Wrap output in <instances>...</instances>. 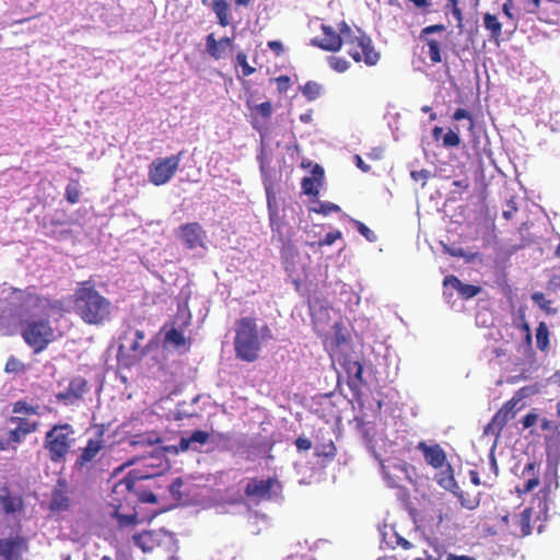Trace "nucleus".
I'll return each instance as SVG.
<instances>
[{
    "mask_svg": "<svg viewBox=\"0 0 560 560\" xmlns=\"http://www.w3.org/2000/svg\"><path fill=\"white\" fill-rule=\"evenodd\" d=\"M316 183H318L316 177H304L301 183L303 192L307 196H317L318 189Z\"/></svg>",
    "mask_w": 560,
    "mask_h": 560,
    "instance_id": "obj_42",
    "label": "nucleus"
},
{
    "mask_svg": "<svg viewBox=\"0 0 560 560\" xmlns=\"http://www.w3.org/2000/svg\"><path fill=\"white\" fill-rule=\"evenodd\" d=\"M232 38L228 36L218 40L215 39L214 34L211 33L206 37V49L213 59L219 60L232 49Z\"/></svg>",
    "mask_w": 560,
    "mask_h": 560,
    "instance_id": "obj_23",
    "label": "nucleus"
},
{
    "mask_svg": "<svg viewBox=\"0 0 560 560\" xmlns=\"http://www.w3.org/2000/svg\"><path fill=\"white\" fill-rule=\"evenodd\" d=\"M301 92L307 101L312 102L320 96L323 92V86L315 81H307L301 88Z\"/></svg>",
    "mask_w": 560,
    "mask_h": 560,
    "instance_id": "obj_35",
    "label": "nucleus"
},
{
    "mask_svg": "<svg viewBox=\"0 0 560 560\" xmlns=\"http://www.w3.org/2000/svg\"><path fill=\"white\" fill-rule=\"evenodd\" d=\"M71 506L69 483L66 478H58L51 490L49 511L60 514L68 511Z\"/></svg>",
    "mask_w": 560,
    "mask_h": 560,
    "instance_id": "obj_13",
    "label": "nucleus"
},
{
    "mask_svg": "<svg viewBox=\"0 0 560 560\" xmlns=\"http://www.w3.org/2000/svg\"><path fill=\"white\" fill-rule=\"evenodd\" d=\"M277 89L280 93H284L290 88V78L288 75H280L276 79Z\"/></svg>",
    "mask_w": 560,
    "mask_h": 560,
    "instance_id": "obj_56",
    "label": "nucleus"
},
{
    "mask_svg": "<svg viewBox=\"0 0 560 560\" xmlns=\"http://www.w3.org/2000/svg\"><path fill=\"white\" fill-rule=\"evenodd\" d=\"M342 238V233L339 230L327 233L324 238L317 243H308L310 247H324L332 245L337 240Z\"/></svg>",
    "mask_w": 560,
    "mask_h": 560,
    "instance_id": "obj_39",
    "label": "nucleus"
},
{
    "mask_svg": "<svg viewBox=\"0 0 560 560\" xmlns=\"http://www.w3.org/2000/svg\"><path fill=\"white\" fill-rule=\"evenodd\" d=\"M236 60L238 66H241L242 68V73L244 77H249L256 71L254 67L248 65L245 52H238L236 56Z\"/></svg>",
    "mask_w": 560,
    "mask_h": 560,
    "instance_id": "obj_48",
    "label": "nucleus"
},
{
    "mask_svg": "<svg viewBox=\"0 0 560 560\" xmlns=\"http://www.w3.org/2000/svg\"><path fill=\"white\" fill-rule=\"evenodd\" d=\"M106 448L105 433L98 428L93 436L89 438L85 445L80 448L73 468L79 471L90 469L94 463L102 458Z\"/></svg>",
    "mask_w": 560,
    "mask_h": 560,
    "instance_id": "obj_7",
    "label": "nucleus"
},
{
    "mask_svg": "<svg viewBox=\"0 0 560 560\" xmlns=\"http://www.w3.org/2000/svg\"><path fill=\"white\" fill-rule=\"evenodd\" d=\"M183 487V480L180 477L175 478L168 486V491L172 494L173 499L180 500L182 492L180 489Z\"/></svg>",
    "mask_w": 560,
    "mask_h": 560,
    "instance_id": "obj_50",
    "label": "nucleus"
},
{
    "mask_svg": "<svg viewBox=\"0 0 560 560\" xmlns=\"http://www.w3.org/2000/svg\"><path fill=\"white\" fill-rule=\"evenodd\" d=\"M508 209L503 211L502 215L506 220H511L513 214L517 211L516 202L513 199H510L506 203Z\"/></svg>",
    "mask_w": 560,
    "mask_h": 560,
    "instance_id": "obj_59",
    "label": "nucleus"
},
{
    "mask_svg": "<svg viewBox=\"0 0 560 560\" xmlns=\"http://www.w3.org/2000/svg\"><path fill=\"white\" fill-rule=\"evenodd\" d=\"M176 235L186 248L195 249L199 246H203L206 231L198 222H190L182 224L178 228Z\"/></svg>",
    "mask_w": 560,
    "mask_h": 560,
    "instance_id": "obj_16",
    "label": "nucleus"
},
{
    "mask_svg": "<svg viewBox=\"0 0 560 560\" xmlns=\"http://www.w3.org/2000/svg\"><path fill=\"white\" fill-rule=\"evenodd\" d=\"M444 252L452 257L465 258L466 261H471L477 254H467L462 247H448L444 245Z\"/></svg>",
    "mask_w": 560,
    "mask_h": 560,
    "instance_id": "obj_44",
    "label": "nucleus"
},
{
    "mask_svg": "<svg viewBox=\"0 0 560 560\" xmlns=\"http://www.w3.org/2000/svg\"><path fill=\"white\" fill-rule=\"evenodd\" d=\"M323 37H315L311 40L313 46H316L326 51H339L345 43L346 36L338 30V32L330 25H320Z\"/></svg>",
    "mask_w": 560,
    "mask_h": 560,
    "instance_id": "obj_14",
    "label": "nucleus"
},
{
    "mask_svg": "<svg viewBox=\"0 0 560 560\" xmlns=\"http://www.w3.org/2000/svg\"><path fill=\"white\" fill-rule=\"evenodd\" d=\"M446 30L444 24H433L425 26L421 30L419 38L424 42L429 47L430 60L433 65L442 61L441 43L435 38L430 37L433 33H442Z\"/></svg>",
    "mask_w": 560,
    "mask_h": 560,
    "instance_id": "obj_18",
    "label": "nucleus"
},
{
    "mask_svg": "<svg viewBox=\"0 0 560 560\" xmlns=\"http://www.w3.org/2000/svg\"><path fill=\"white\" fill-rule=\"evenodd\" d=\"M312 210L316 213H320L323 215H328L329 213H332V212H339L340 207L332 202H319L318 207H314V208H312Z\"/></svg>",
    "mask_w": 560,
    "mask_h": 560,
    "instance_id": "obj_46",
    "label": "nucleus"
},
{
    "mask_svg": "<svg viewBox=\"0 0 560 560\" xmlns=\"http://www.w3.org/2000/svg\"><path fill=\"white\" fill-rule=\"evenodd\" d=\"M338 28L346 36L345 43L348 55L355 61H363L366 66H375L380 60V52L375 50L372 39L361 30H352L346 21L338 24Z\"/></svg>",
    "mask_w": 560,
    "mask_h": 560,
    "instance_id": "obj_5",
    "label": "nucleus"
},
{
    "mask_svg": "<svg viewBox=\"0 0 560 560\" xmlns=\"http://www.w3.org/2000/svg\"><path fill=\"white\" fill-rule=\"evenodd\" d=\"M266 196H267V205L269 211V220L270 225L273 229L275 220L278 217L277 206H276V196L272 191L271 186H266Z\"/></svg>",
    "mask_w": 560,
    "mask_h": 560,
    "instance_id": "obj_37",
    "label": "nucleus"
},
{
    "mask_svg": "<svg viewBox=\"0 0 560 560\" xmlns=\"http://www.w3.org/2000/svg\"><path fill=\"white\" fill-rule=\"evenodd\" d=\"M108 505L112 508L110 516L116 520L119 530H131L139 524L136 506L115 495L114 491L109 494Z\"/></svg>",
    "mask_w": 560,
    "mask_h": 560,
    "instance_id": "obj_9",
    "label": "nucleus"
},
{
    "mask_svg": "<svg viewBox=\"0 0 560 560\" xmlns=\"http://www.w3.org/2000/svg\"><path fill=\"white\" fill-rule=\"evenodd\" d=\"M328 65L337 72H345L349 68V62L345 58L336 56L328 57Z\"/></svg>",
    "mask_w": 560,
    "mask_h": 560,
    "instance_id": "obj_43",
    "label": "nucleus"
},
{
    "mask_svg": "<svg viewBox=\"0 0 560 560\" xmlns=\"http://www.w3.org/2000/svg\"><path fill=\"white\" fill-rule=\"evenodd\" d=\"M458 500L462 508L467 510H475L479 506L481 501V493L480 492H469L460 489V487L457 485V489H454V491H451Z\"/></svg>",
    "mask_w": 560,
    "mask_h": 560,
    "instance_id": "obj_28",
    "label": "nucleus"
},
{
    "mask_svg": "<svg viewBox=\"0 0 560 560\" xmlns=\"http://www.w3.org/2000/svg\"><path fill=\"white\" fill-rule=\"evenodd\" d=\"M295 446H296L298 451L305 452V451H308L312 448V442H311V440H308L306 438L299 436L295 440Z\"/></svg>",
    "mask_w": 560,
    "mask_h": 560,
    "instance_id": "obj_57",
    "label": "nucleus"
},
{
    "mask_svg": "<svg viewBox=\"0 0 560 560\" xmlns=\"http://www.w3.org/2000/svg\"><path fill=\"white\" fill-rule=\"evenodd\" d=\"M0 493V504L5 514H14L24 508L23 499L20 495H12L8 487H3Z\"/></svg>",
    "mask_w": 560,
    "mask_h": 560,
    "instance_id": "obj_26",
    "label": "nucleus"
},
{
    "mask_svg": "<svg viewBox=\"0 0 560 560\" xmlns=\"http://www.w3.org/2000/svg\"><path fill=\"white\" fill-rule=\"evenodd\" d=\"M539 464L537 462L532 460L528 462L522 472L523 477L527 476V479L524 481L522 488H517V492L520 494L529 493L539 485V472H538Z\"/></svg>",
    "mask_w": 560,
    "mask_h": 560,
    "instance_id": "obj_24",
    "label": "nucleus"
},
{
    "mask_svg": "<svg viewBox=\"0 0 560 560\" xmlns=\"http://www.w3.org/2000/svg\"><path fill=\"white\" fill-rule=\"evenodd\" d=\"M170 539V535L166 530L150 529L143 530L132 536L133 544L139 547L143 552H151L155 548L160 547L164 540Z\"/></svg>",
    "mask_w": 560,
    "mask_h": 560,
    "instance_id": "obj_15",
    "label": "nucleus"
},
{
    "mask_svg": "<svg viewBox=\"0 0 560 560\" xmlns=\"http://www.w3.org/2000/svg\"><path fill=\"white\" fill-rule=\"evenodd\" d=\"M538 420V415L535 412H528L523 419L522 423L525 429L533 427Z\"/></svg>",
    "mask_w": 560,
    "mask_h": 560,
    "instance_id": "obj_60",
    "label": "nucleus"
},
{
    "mask_svg": "<svg viewBox=\"0 0 560 560\" xmlns=\"http://www.w3.org/2000/svg\"><path fill=\"white\" fill-rule=\"evenodd\" d=\"M267 46L275 51L277 55H280L283 52V45L281 42L278 40H269Z\"/></svg>",
    "mask_w": 560,
    "mask_h": 560,
    "instance_id": "obj_62",
    "label": "nucleus"
},
{
    "mask_svg": "<svg viewBox=\"0 0 560 560\" xmlns=\"http://www.w3.org/2000/svg\"><path fill=\"white\" fill-rule=\"evenodd\" d=\"M412 2L417 9H419L422 13H431L434 10L432 9L431 0H408Z\"/></svg>",
    "mask_w": 560,
    "mask_h": 560,
    "instance_id": "obj_53",
    "label": "nucleus"
},
{
    "mask_svg": "<svg viewBox=\"0 0 560 560\" xmlns=\"http://www.w3.org/2000/svg\"><path fill=\"white\" fill-rule=\"evenodd\" d=\"M337 448L331 440L327 443H320L315 446V455L317 457L334 458L336 456Z\"/></svg>",
    "mask_w": 560,
    "mask_h": 560,
    "instance_id": "obj_38",
    "label": "nucleus"
},
{
    "mask_svg": "<svg viewBox=\"0 0 560 560\" xmlns=\"http://www.w3.org/2000/svg\"><path fill=\"white\" fill-rule=\"evenodd\" d=\"M71 303L74 314L86 325L102 326L112 319L113 303L96 289L92 279L77 283Z\"/></svg>",
    "mask_w": 560,
    "mask_h": 560,
    "instance_id": "obj_2",
    "label": "nucleus"
},
{
    "mask_svg": "<svg viewBox=\"0 0 560 560\" xmlns=\"http://www.w3.org/2000/svg\"><path fill=\"white\" fill-rule=\"evenodd\" d=\"M255 110L265 119L270 118L272 114V105L270 102H264L256 105Z\"/></svg>",
    "mask_w": 560,
    "mask_h": 560,
    "instance_id": "obj_52",
    "label": "nucleus"
},
{
    "mask_svg": "<svg viewBox=\"0 0 560 560\" xmlns=\"http://www.w3.org/2000/svg\"><path fill=\"white\" fill-rule=\"evenodd\" d=\"M144 337V331L139 329L133 331V337L128 345V354L126 355L128 361L126 365L139 362L148 354L150 347L142 343Z\"/></svg>",
    "mask_w": 560,
    "mask_h": 560,
    "instance_id": "obj_21",
    "label": "nucleus"
},
{
    "mask_svg": "<svg viewBox=\"0 0 560 560\" xmlns=\"http://www.w3.org/2000/svg\"><path fill=\"white\" fill-rule=\"evenodd\" d=\"M425 463L434 469L443 468L447 464L446 453L440 444L428 445L424 441L417 445Z\"/></svg>",
    "mask_w": 560,
    "mask_h": 560,
    "instance_id": "obj_20",
    "label": "nucleus"
},
{
    "mask_svg": "<svg viewBox=\"0 0 560 560\" xmlns=\"http://www.w3.org/2000/svg\"><path fill=\"white\" fill-rule=\"evenodd\" d=\"M532 300L535 304H537L544 312L549 315L557 314V308L551 307V301L546 299V295L542 292H534L532 294Z\"/></svg>",
    "mask_w": 560,
    "mask_h": 560,
    "instance_id": "obj_36",
    "label": "nucleus"
},
{
    "mask_svg": "<svg viewBox=\"0 0 560 560\" xmlns=\"http://www.w3.org/2000/svg\"><path fill=\"white\" fill-rule=\"evenodd\" d=\"M446 560H477L476 558L474 557H470V556H466V555H454V553H448L447 557H446Z\"/></svg>",
    "mask_w": 560,
    "mask_h": 560,
    "instance_id": "obj_64",
    "label": "nucleus"
},
{
    "mask_svg": "<svg viewBox=\"0 0 560 560\" xmlns=\"http://www.w3.org/2000/svg\"><path fill=\"white\" fill-rule=\"evenodd\" d=\"M355 228L358 232L364 236L369 242H374L376 240V235L374 232L368 228L364 223L361 221H354Z\"/></svg>",
    "mask_w": 560,
    "mask_h": 560,
    "instance_id": "obj_49",
    "label": "nucleus"
},
{
    "mask_svg": "<svg viewBox=\"0 0 560 560\" xmlns=\"http://www.w3.org/2000/svg\"><path fill=\"white\" fill-rule=\"evenodd\" d=\"M74 428L69 423L54 424L45 434L44 448L54 464L63 463L75 442Z\"/></svg>",
    "mask_w": 560,
    "mask_h": 560,
    "instance_id": "obj_6",
    "label": "nucleus"
},
{
    "mask_svg": "<svg viewBox=\"0 0 560 560\" xmlns=\"http://www.w3.org/2000/svg\"><path fill=\"white\" fill-rule=\"evenodd\" d=\"M80 189L77 182H71L66 187V199L69 203L74 205L80 200Z\"/></svg>",
    "mask_w": 560,
    "mask_h": 560,
    "instance_id": "obj_41",
    "label": "nucleus"
},
{
    "mask_svg": "<svg viewBox=\"0 0 560 560\" xmlns=\"http://www.w3.org/2000/svg\"><path fill=\"white\" fill-rule=\"evenodd\" d=\"M483 25L490 32L492 39L498 40L502 35V23L498 20L497 15L491 13L483 14Z\"/></svg>",
    "mask_w": 560,
    "mask_h": 560,
    "instance_id": "obj_31",
    "label": "nucleus"
},
{
    "mask_svg": "<svg viewBox=\"0 0 560 560\" xmlns=\"http://www.w3.org/2000/svg\"><path fill=\"white\" fill-rule=\"evenodd\" d=\"M346 372L348 374L350 388L354 389L364 384L362 376L363 366L359 361H349L346 365Z\"/></svg>",
    "mask_w": 560,
    "mask_h": 560,
    "instance_id": "obj_29",
    "label": "nucleus"
},
{
    "mask_svg": "<svg viewBox=\"0 0 560 560\" xmlns=\"http://www.w3.org/2000/svg\"><path fill=\"white\" fill-rule=\"evenodd\" d=\"M460 144V137L457 131L450 129L443 137L445 148H456Z\"/></svg>",
    "mask_w": 560,
    "mask_h": 560,
    "instance_id": "obj_45",
    "label": "nucleus"
},
{
    "mask_svg": "<svg viewBox=\"0 0 560 560\" xmlns=\"http://www.w3.org/2000/svg\"><path fill=\"white\" fill-rule=\"evenodd\" d=\"M9 422L16 424L14 429L9 431V440L15 444L21 443L26 435L36 432L39 428V422L25 417L11 416Z\"/></svg>",
    "mask_w": 560,
    "mask_h": 560,
    "instance_id": "obj_19",
    "label": "nucleus"
},
{
    "mask_svg": "<svg viewBox=\"0 0 560 560\" xmlns=\"http://www.w3.org/2000/svg\"><path fill=\"white\" fill-rule=\"evenodd\" d=\"M489 470H490L491 475H489L488 477L494 483V481L499 475V467H498L497 459L492 453L489 456Z\"/></svg>",
    "mask_w": 560,
    "mask_h": 560,
    "instance_id": "obj_55",
    "label": "nucleus"
},
{
    "mask_svg": "<svg viewBox=\"0 0 560 560\" xmlns=\"http://www.w3.org/2000/svg\"><path fill=\"white\" fill-rule=\"evenodd\" d=\"M430 172L427 170H420V171H412L411 177L416 180H422L423 185L425 184L427 179L429 178Z\"/></svg>",
    "mask_w": 560,
    "mask_h": 560,
    "instance_id": "obj_61",
    "label": "nucleus"
},
{
    "mask_svg": "<svg viewBox=\"0 0 560 560\" xmlns=\"http://www.w3.org/2000/svg\"><path fill=\"white\" fill-rule=\"evenodd\" d=\"M529 395L528 387L520 388L514 396L508 400L493 416L488 424L486 432L499 434L506 425L509 420L513 419L518 410L523 408L520 402Z\"/></svg>",
    "mask_w": 560,
    "mask_h": 560,
    "instance_id": "obj_8",
    "label": "nucleus"
},
{
    "mask_svg": "<svg viewBox=\"0 0 560 560\" xmlns=\"http://www.w3.org/2000/svg\"><path fill=\"white\" fill-rule=\"evenodd\" d=\"M281 491L282 485L275 477H269L267 479L252 478L244 489V493L247 498L259 501H271L277 499L281 494Z\"/></svg>",
    "mask_w": 560,
    "mask_h": 560,
    "instance_id": "obj_11",
    "label": "nucleus"
},
{
    "mask_svg": "<svg viewBox=\"0 0 560 560\" xmlns=\"http://www.w3.org/2000/svg\"><path fill=\"white\" fill-rule=\"evenodd\" d=\"M445 8H446V10H450L452 12L453 16L455 18V20L458 23V26H462L464 16H463V11L459 8L458 0H447V4Z\"/></svg>",
    "mask_w": 560,
    "mask_h": 560,
    "instance_id": "obj_47",
    "label": "nucleus"
},
{
    "mask_svg": "<svg viewBox=\"0 0 560 560\" xmlns=\"http://www.w3.org/2000/svg\"><path fill=\"white\" fill-rule=\"evenodd\" d=\"M453 119L454 120H462V119H468L469 122H470V129L474 127V119H472V116L471 114L465 109V108H457L454 114H453Z\"/></svg>",
    "mask_w": 560,
    "mask_h": 560,
    "instance_id": "obj_54",
    "label": "nucleus"
},
{
    "mask_svg": "<svg viewBox=\"0 0 560 560\" xmlns=\"http://www.w3.org/2000/svg\"><path fill=\"white\" fill-rule=\"evenodd\" d=\"M481 287L474 284L463 283L460 288H458V294L464 300H469L481 292Z\"/></svg>",
    "mask_w": 560,
    "mask_h": 560,
    "instance_id": "obj_40",
    "label": "nucleus"
},
{
    "mask_svg": "<svg viewBox=\"0 0 560 560\" xmlns=\"http://www.w3.org/2000/svg\"><path fill=\"white\" fill-rule=\"evenodd\" d=\"M12 412L15 415H40V407L38 404H30L21 399L12 405Z\"/></svg>",
    "mask_w": 560,
    "mask_h": 560,
    "instance_id": "obj_33",
    "label": "nucleus"
},
{
    "mask_svg": "<svg viewBox=\"0 0 560 560\" xmlns=\"http://www.w3.org/2000/svg\"><path fill=\"white\" fill-rule=\"evenodd\" d=\"M212 10L217 15L218 23L225 27L230 24L229 19V4L226 0H213L212 1Z\"/></svg>",
    "mask_w": 560,
    "mask_h": 560,
    "instance_id": "obj_32",
    "label": "nucleus"
},
{
    "mask_svg": "<svg viewBox=\"0 0 560 560\" xmlns=\"http://www.w3.org/2000/svg\"><path fill=\"white\" fill-rule=\"evenodd\" d=\"M434 475L436 483L446 491H454L457 489L454 469L450 463L445 464L443 468H439Z\"/></svg>",
    "mask_w": 560,
    "mask_h": 560,
    "instance_id": "obj_27",
    "label": "nucleus"
},
{
    "mask_svg": "<svg viewBox=\"0 0 560 560\" xmlns=\"http://www.w3.org/2000/svg\"><path fill=\"white\" fill-rule=\"evenodd\" d=\"M209 439L210 434L208 432L196 430L189 436H182L174 450L176 453L187 452L189 448L196 450L195 444L205 445Z\"/></svg>",
    "mask_w": 560,
    "mask_h": 560,
    "instance_id": "obj_25",
    "label": "nucleus"
},
{
    "mask_svg": "<svg viewBox=\"0 0 560 560\" xmlns=\"http://www.w3.org/2000/svg\"><path fill=\"white\" fill-rule=\"evenodd\" d=\"M27 550V540L22 536L0 539V557L4 560H21L22 555Z\"/></svg>",
    "mask_w": 560,
    "mask_h": 560,
    "instance_id": "obj_17",
    "label": "nucleus"
},
{
    "mask_svg": "<svg viewBox=\"0 0 560 560\" xmlns=\"http://www.w3.org/2000/svg\"><path fill=\"white\" fill-rule=\"evenodd\" d=\"M469 478H470V481L472 485L475 486H485L487 488H492L493 487V482L491 481V479H489V477L486 479V480H481L480 479V476H479V472L477 470H469Z\"/></svg>",
    "mask_w": 560,
    "mask_h": 560,
    "instance_id": "obj_51",
    "label": "nucleus"
},
{
    "mask_svg": "<svg viewBox=\"0 0 560 560\" xmlns=\"http://www.w3.org/2000/svg\"><path fill=\"white\" fill-rule=\"evenodd\" d=\"M234 351L238 360L247 363L258 360L265 339L271 338L268 325L258 329L255 317H241L235 322Z\"/></svg>",
    "mask_w": 560,
    "mask_h": 560,
    "instance_id": "obj_3",
    "label": "nucleus"
},
{
    "mask_svg": "<svg viewBox=\"0 0 560 560\" xmlns=\"http://www.w3.org/2000/svg\"><path fill=\"white\" fill-rule=\"evenodd\" d=\"M164 342L172 345L176 350L182 348H186L189 350L190 343L185 338L183 331L178 330L175 327H172L170 330L165 332Z\"/></svg>",
    "mask_w": 560,
    "mask_h": 560,
    "instance_id": "obj_30",
    "label": "nucleus"
},
{
    "mask_svg": "<svg viewBox=\"0 0 560 560\" xmlns=\"http://www.w3.org/2000/svg\"><path fill=\"white\" fill-rule=\"evenodd\" d=\"M513 5H514V2H508L505 1L502 5V12L504 13V15L511 20L514 19V15L512 13V9H513Z\"/></svg>",
    "mask_w": 560,
    "mask_h": 560,
    "instance_id": "obj_63",
    "label": "nucleus"
},
{
    "mask_svg": "<svg viewBox=\"0 0 560 560\" xmlns=\"http://www.w3.org/2000/svg\"><path fill=\"white\" fill-rule=\"evenodd\" d=\"M535 512L533 508L524 509L520 514H515L512 517L511 534L517 537H525L532 534L533 516Z\"/></svg>",
    "mask_w": 560,
    "mask_h": 560,
    "instance_id": "obj_22",
    "label": "nucleus"
},
{
    "mask_svg": "<svg viewBox=\"0 0 560 560\" xmlns=\"http://www.w3.org/2000/svg\"><path fill=\"white\" fill-rule=\"evenodd\" d=\"M536 345L540 351L549 349V329L544 322L539 323L536 328Z\"/></svg>",
    "mask_w": 560,
    "mask_h": 560,
    "instance_id": "obj_34",
    "label": "nucleus"
},
{
    "mask_svg": "<svg viewBox=\"0 0 560 560\" xmlns=\"http://www.w3.org/2000/svg\"><path fill=\"white\" fill-rule=\"evenodd\" d=\"M156 480L153 476L143 475L141 470L133 469L116 482L112 491L132 505L136 502L156 503V495L152 492Z\"/></svg>",
    "mask_w": 560,
    "mask_h": 560,
    "instance_id": "obj_4",
    "label": "nucleus"
},
{
    "mask_svg": "<svg viewBox=\"0 0 560 560\" xmlns=\"http://www.w3.org/2000/svg\"><path fill=\"white\" fill-rule=\"evenodd\" d=\"M16 302L9 305L0 315V328L7 329L11 318L14 325L22 326L21 336L34 353H40L56 340L55 329L49 317L61 310V302L30 291L14 290Z\"/></svg>",
    "mask_w": 560,
    "mask_h": 560,
    "instance_id": "obj_1",
    "label": "nucleus"
},
{
    "mask_svg": "<svg viewBox=\"0 0 560 560\" xmlns=\"http://www.w3.org/2000/svg\"><path fill=\"white\" fill-rule=\"evenodd\" d=\"M443 284L445 287L451 285L456 291H458V288L463 284V282L454 275L446 276L443 280Z\"/></svg>",
    "mask_w": 560,
    "mask_h": 560,
    "instance_id": "obj_58",
    "label": "nucleus"
},
{
    "mask_svg": "<svg viewBox=\"0 0 560 560\" xmlns=\"http://www.w3.org/2000/svg\"><path fill=\"white\" fill-rule=\"evenodd\" d=\"M89 392V385L84 377H73L67 388L56 394V399L66 406H77Z\"/></svg>",
    "mask_w": 560,
    "mask_h": 560,
    "instance_id": "obj_12",
    "label": "nucleus"
},
{
    "mask_svg": "<svg viewBox=\"0 0 560 560\" xmlns=\"http://www.w3.org/2000/svg\"><path fill=\"white\" fill-rule=\"evenodd\" d=\"M182 152L167 156L158 158L149 165V180L154 186H162L171 180L179 167Z\"/></svg>",
    "mask_w": 560,
    "mask_h": 560,
    "instance_id": "obj_10",
    "label": "nucleus"
}]
</instances>
